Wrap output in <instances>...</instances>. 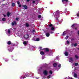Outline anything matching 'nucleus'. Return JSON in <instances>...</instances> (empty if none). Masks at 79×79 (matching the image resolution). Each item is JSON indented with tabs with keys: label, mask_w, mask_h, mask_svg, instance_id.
<instances>
[{
	"label": "nucleus",
	"mask_w": 79,
	"mask_h": 79,
	"mask_svg": "<svg viewBox=\"0 0 79 79\" xmlns=\"http://www.w3.org/2000/svg\"><path fill=\"white\" fill-rule=\"evenodd\" d=\"M47 65V64H46V65Z\"/></svg>",
	"instance_id": "obj_54"
},
{
	"label": "nucleus",
	"mask_w": 79,
	"mask_h": 79,
	"mask_svg": "<svg viewBox=\"0 0 79 79\" xmlns=\"http://www.w3.org/2000/svg\"><path fill=\"white\" fill-rule=\"evenodd\" d=\"M68 37H69V36H66V37H65V39H66V40H67L68 39Z\"/></svg>",
	"instance_id": "obj_33"
},
{
	"label": "nucleus",
	"mask_w": 79,
	"mask_h": 79,
	"mask_svg": "<svg viewBox=\"0 0 79 79\" xmlns=\"http://www.w3.org/2000/svg\"><path fill=\"white\" fill-rule=\"evenodd\" d=\"M72 40H74V39H73Z\"/></svg>",
	"instance_id": "obj_51"
},
{
	"label": "nucleus",
	"mask_w": 79,
	"mask_h": 79,
	"mask_svg": "<svg viewBox=\"0 0 79 79\" xmlns=\"http://www.w3.org/2000/svg\"><path fill=\"white\" fill-rule=\"evenodd\" d=\"M2 21H6V18H3L2 19Z\"/></svg>",
	"instance_id": "obj_21"
},
{
	"label": "nucleus",
	"mask_w": 79,
	"mask_h": 79,
	"mask_svg": "<svg viewBox=\"0 0 79 79\" xmlns=\"http://www.w3.org/2000/svg\"><path fill=\"white\" fill-rule=\"evenodd\" d=\"M57 63H54L53 64V66L54 68H55V67H56L57 66Z\"/></svg>",
	"instance_id": "obj_5"
},
{
	"label": "nucleus",
	"mask_w": 79,
	"mask_h": 79,
	"mask_svg": "<svg viewBox=\"0 0 79 79\" xmlns=\"http://www.w3.org/2000/svg\"><path fill=\"white\" fill-rule=\"evenodd\" d=\"M49 27H53V25H52V24H51L49 25Z\"/></svg>",
	"instance_id": "obj_22"
},
{
	"label": "nucleus",
	"mask_w": 79,
	"mask_h": 79,
	"mask_svg": "<svg viewBox=\"0 0 79 79\" xmlns=\"http://www.w3.org/2000/svg\"><path fill=\"white\" fill-rule=\"evenodd\" d=\"M7 44L8 45H11V41H9L7 42Z\"/></svg>",
	"instance_id": "obj_15"
},
{
	"label": "nucleus",
	"mask_w": 79,
	"mask_h": 79,
	"mask_svg": "<svg viewBox=\"0 0 79 79\" xmlns=\"http://www.w3.org/2000/svg\"><path fill=\"white\" fill-rule=\"evenodd\" d=\"M43 73L44 75H47L48 74V72L47 70H44Z\"/></svg>",
	"instance_id": "obj_2"
},
{
	"label": "nucleus",
	"mask_w": 79,
	"mask_h": 79,
	"mask_svg": "<svg viewBox=\"0 0 79 79\" xmlns=\"http://www.w3.org/2000/svg\"><path fill=\"white\" fill-rule=\"evenodd\" d=\"M77 16H78V17L79 16V13H78V14H77Z\"/></svg>",
	"instance_id": "obj_46"
},
{
	"label": "nucleus",
	"mask_w": 79,
	"mask_h": 79,
	"mask_svg": "<svg viewBox=\"0 0 79 79\" xmlns=\"http://www.w3.org/2000/svg\"><path fill=\"white\" fill-rule=\"evenodd\" d=\"M19 7H21V5H19Z\"/></svg>",
	"instance_id": "obj_44"
},
{
	"label": "nucleus",
	"mask_w": 79,
	"mask_h": 79,
	"mask_svg": "<svg viewBox=\"0 0 79 79\" xmlns=\"http://www.w3.org/2000/svg\"><path fill=\"white\" fill-rule=\"evenodd\" d=\"M77 34L79 35V31H77Z\"/></svg>",
	"instance_id": "obj_43"
},
{
	"label": "nucleus",
	"mask_w": 79,
	"mask_h": 79,
	"mask_svg": "<svg viewBox=\"0 0 79 79\" xmlns=\"http://www.w3.org/2000/svg\"><path fill=\"white\" fill-rule=\"evenodd\" d=\"M27 42V41H23V44H24V45H26Z\"/></svg>",
	"instance_id": "obj_10"
},
{
	"label": "nucleus",
	"mask_w": 79,
	"mask_h": 79,
	"mask_svg": "<svg viewBox=\"0 0 79 79\" xmlns=\"http://www.w3.org/2000/svg\"><path fill=\"white\" fill-rule=\"evenodd\" d=\"M74 29H75V30H77V28L75 27L74 28Z\"/></svg>",
	"instance_id": "obj_45"
},
{
	"label": "nucleus",
	"mask_w": 79,
	"mask_h": 79,
	"mask_svg": "<svg viewBox=\"0 0 79 79\" xmlns=\"http://www.w3.org/2000/svg\"><path fill=\"white\" fill-rule=\"evenodd\" d=\"M24 78H26V77H23V76H21L20 77L21 79H23Z\"/></svg>",
	"instance_id": "obj_17"
},
{
	"label": "nucleus",
	"mask_w": 79,
	"mask_h": 79,
	"mask_svg": "<svg viewBox=\"0 0 79 79\" xmlns=\"http://www.w3.org/2000/svg\"><path fill=\"white\" fill-rule=\"evenodd\" d=\"M25 76H29V75H25Z\"/></svg>",
	"instance_id": "obj_48"
},
{
	"label": "nucleus",
	"mask_w": 79,
	"mask_h": 79,
	"mask_svg": "<svg viewBox=\"0 0 79 79\" xmlns=\"http://www.w3.org/2000/svg\"><path fill=\"white\" fill-rule=\"evenodd\" d=\"M61 64H60L58 65V68H61Z\"/></svg>",
	"instance_id": "obj_34"
},
{
	"label": "nucleus",
	"mask_w": 79,
	"mask_h": 79,
	"mask_svg": "<svg viewBox=\"0 0 79 79\" xmlns=\"http://www.w3.org/2000/svg\"><path fill=\"white\" fill-rule=\"evenodd\" d=\"M65 11H66V9H65Z\"/></svg>",
	"instance_id": "obj_52"
},
{
	"label": "nucleus",
	"mask_w": 79,
	"mask_h": 79,
	"mask_svg": "<svg viewBox=\"0 0 79 79\" xmlns=\"http://www.w3.org/2000/svg\"><path fill=\"white\" fill-rule=\"evenodd\" d=\"M77 45V43H75L74 44V47H76Z\"/></svg>",
	"instance_id": "obj_30"
},
{
	"label": "nucleus",
	"mask_w": 79,
	"mask_h": 79,
	"mask_svg": "<svg viewBox=\"0 0 79 79\" xmlns=\"http://www.w3.org/2000/svg\"><path fill=\"white\" fill-rule=\"evenodd\" d=\"M74 76L75 77H77V75L76 73H74Z\"/></svg>",
	"instance_id": "obj_23"
},
{
	"label": "nucleus",
	"mask_w": 79,
	"mask_h": 79,
	"mask_svg": "<svg viewBox=\"0 0 79 79\" xmlns=\"http://www.w3.org/2000/svg\"><path fill=\"white\" fill-rule=\"evenodd\" d=\"M27 2H29V1H30V0H27Z\"/></svg>",
	"instance_id": "obj_49"
},
{
	"label": "nucleus",
	"mask_w": 79,
	"mask_h": 79,
	"mask_svg": "<svg viewBox=\"0 0 79 79\" xmlns=\"http://www.w3.org/2000/svg\"><path fill=\"white\" fill-rule=\"evenodd\" d=\"M46 35V37H49V36H50V33H47Z\"/></svg>",
	"instance_id": "obj_8"
},
{
	"label": "nucleus",
	"mask_w": 79,
	"mask_h": 79,
	"mask_svg": "<svg viewBox=\"0 0 79 79\" xmlns=\"http://www.w3.org/2000/svg\"><path fill=\"white\" fill-rule=\"evenodd\" d=\"M49 74H52L53 73V72H52V70H50V71H49Z\"/></svg>",
	"instance_id": "obj_24"
},
{
	"label": "nucleus",
	"mask_w": 79,
	"mask_h": 79,
	"mask_svg": "<svg viewBox=\"0 0 79 79\" xmlns=\"http://www.w3.org/2000/svg\"><path fill=\"white\" fill-rule=\"evenodd\" d=\"M75 57L77 59H78V58H79V56H77V55H76L75 56Z\"/></svg>",
	"instance_id": "obj_26"
},
{
	"label": "nucleus",
	"mask_w": 79,
	"mask_h": 79,
	"mask_svg": "<svg viewBox=\"0 0 79 79\" xmlns=\"http://www.w3.org/2000/svg\"><path fill=\"white\" fill-rule=\"evenodd\" d=\"M40 54H41V55H44V52L43 51L40 52Z\"/></svg>",
	"instance_id": "obj_12"
},
{
	"label": "nucleus",
	"mask_w": 79,
	"mask_h": 79,
	"mask_svg": "<svg viewBox=\"0 0 79 79\" xmlns=\"http://www.w3.org/2000/svg\"><path fill=\"white\" fill-rule=\"evenodd\" d=\"M51 77V75H49L48 76V77H47V78H48V79H50V78Z\"/></svg>",
	"instance_id": "obj_25"
},
{
	"label": "nucleus",
	"mask_w": 79,
	"mask_h": 79,
	"mask_svg": "<svg viewBox=\"0 0 79 79\" xmlns=\"http://www.w3.org/2000/svg\"><path fill=\"white\" fill-rule=\"evenodd\" d=\"M65 55L66 56H68V52H65Z\"/></svg>",
	"instance_id": "obj_11"
},
{
	"label": "nucleus",
	"mask_w": 79,
	"mask_h": 79,
	"mask_svg": "<svg viewBox=\"0 0 79 79\" xmlns=\"http://www.w3.org/2000/svg\"><path fill=\"white\" fill-rule=\"evenodd\" d=\"M51 32V33H52V34H53V32Z\"/></svg>",
	"instance_id": "obj_50"
},
{
	"label": "nucleus",
	"mask_w": 79,
	"mask_h": 79,
	"mask_svg": "<svg viewBox=\"0 0 79 79\" xmlns=\"http://www.w3.org/2000/svg\"><path fill=\"white\" fill-rule=\"evenodd\" d=\"M75 66H77V65H78V63H76L75 64Z\"/></svg>",
	"instance_id": "obj_32"
},
{
	"label": "nucleus",
	"mask_w": 79,
	"mask_h": 79,
	"mask_svg": "<svg viewBox=\"0 0 79 79\" xmlns=\"http://www.w3.org/2000/svg\"><path fill=\"white\" fill-rule=\"evenodd\" d=\"M66 34V31H64L62 35H63L64 36V35H65Z\"/></svg>",
	"instance_id": "obj_14"
},
{
	"label": "nucleus",
	"mask_w": 79,
	"mask_h": 79,
	"mask_svg": "<svg viewBox=\"0 0 79 79\" xmlns=\"http://www.w3.org/2000/svg\"><path fill=\"white\" fill-rule=\"evenodd\" d=\"M19 3H20L19 2V1H18L17 2V4H18V5H19Z\"/></svg>",
	"instance_id": "obj_38"
},
{
	"label": "nucleus",
	"mask_w": 79,
	"mask_h": 79,
	"mask_svg": "<svg viewBox=\"0 0 79 79\" xmlns=\"http://www.w3.org/2000/svg\"><path fill=\"white\" fill-rule=\"evenodd\" d=\"M32 31L33 32H35V31L34 30H33V31Z\"/></svg>",
	"instance_id": "obj_42"
},
{
	"label": "nucleus",
	"mask_w": 79,
	"mask_h": 79,
	"mask_svg": "<svg viewBox=\"0 0 79 79\" xmlns=\"http://www.w3.org/2000/svg\"><path fill=\"white\" fill-rule=\"evenodd\" d=\"M75 24H73L72 26H71V27H72V29H74L75 27Z\"/></svg>",
	"instance_id": "obj_16"
},
{
	"label": "nucleus",
	"mask_w": 79,
	"mask_h": 79,
	"mask_svg": "<svg viewBox=\"0 0 79 79\" xmlns=\"http://www.w3.org/2000/svg\"><path fill=\"white\" fill-rule=\"evenodd\" d=\"M24 38H25V39H28V38H29V35H28V34H27L25 35L24 36Z\"/></svg>",
	"instance_id": "obj_6"
},
{
	"label": "nucleus",
	"mask_w": 79,
	"mask_h": 79,
	"mask_svg": "<svg viewBox=\"0 0 79 79\" xmlns=\"http://www.w3.org/2000/svg\"><path fill=\"white\" fill-rule=\"evenodd\" d=\"M67 44H69V41H68V40L67 41Z\"/></svg>",
	"instance_id": "obj_35"
},
{
	"label": "nucleus",
	"mask_w": 79,
	"mask_h": 79,
	"mask_svg": "<svg viewBox=\"0 0 79 79\" xmlns=\"http://www.w3.org/2000/svg\"><path fill=\"white\" fill-rule=\"evenodd\" d=\"M55 29V28L53 27H51V30L52 31H53Z\"/></svg>",
	"instance_id": "obj_29"
},
{
	"label": "nucleus",
	"mask_w": 79,
	"mask_h": 79,
	"mask_svg": "<svg viewBox=\"0 0 79 79\" xmlns=\"http://www.w3.org/2000/svg\"><path fill=\"white\" fill-rule=\"evenodd\" d=\"M45 49L46 52H48L49 51V49H48V48H45Z\"/></svg>",
	"instance_id": "obj_7"
},
{
	"label": "nucleus",
	"mask_w": 79,
	"mask_h": 79,
	"mask_svg": "<svg viewBox=\"0 0 79 79\" xmlns=\"http://www.w3.org/2000/svg\"><path fill=\"white\" fill-rule=\"evenodd\" d=\"M29 26V25L28 23H26V27H28Z\"/></svg>",
	"instance_id": "obj_13"
},
{
	"label": "nucleus",
	"mask_w": 79,
	"mask_h": 79,
	"mask_svg": "<svg viewBox=\"0 0 79 79\" xmlns=\"http://www.w3.org/2000/svg\"><path fill=\"white\" fill-rule=\"evenodd\" d=\"M11 45H12V46H15V44H11Z\"/></svg>",
	"instance_id": "obj_36"
},
{
	"label": "nucleus",
	"mask_w": 79,
	"mask_h": 79,
	"mask_svg": "<svg viewBox=\"0 0 79 79\" xmlns=\"http://www.w3.org/2000/svg\"><path fill=\"white\" fill-rule=\"evenodd\" d=\"M62 2H68V0H62Z\"/></svg>",
	"instance_id": "obj_18"
},
{
	"label": "nucleus",
	"mask_w": 79,
	"mask_h": 79,
	"mask_svg": "<svg viewBox=\"0 0 79 79\" xmlns=\"http://www.w3.org/2000/svg\"><path fill=\"white\" fill-rule=\"evenodd\" d=\"M42 47H40V49L42 50Z\"/></svg>",
	"instance_id": "obj_47"
},
{
	"label": "nucleus",
	"mask_w": 79,
	"mask_h": 79,
	"mask_svg": "<svg viewBox=\"0 0 79 79\" xmlns=\"http://www.w3.org/2000/svg\"><path fill=\"white\" fill-rule=\"evenodd\" d=\"M3 15L4 17H6V15H5V14H3Z\"/></svg>",
	"instance_id": "obj_41"
},
{
	"label": "nucleus",
	"mask_w": 79,
	"mask_h": 79,
	"mask_svg": "<svg viewBox=\"0 0 79 79\" xmlns=\"http://www.w3.org/2000/svg\"><path fill=\"white\" fill-rule=\"evenodd\" d=\"M69 60L71 61H73V59L72 58H69Z\"/></svg>",
	"instance_id": "obj_20"
},
{
	"label": "nucleus",
	"mask_w": 79,
	"mask_h": 79,
	"mask_svg": "<svg viewBox=\"0 0 79 79\" xmlns=\"http://www.w3.org/2000/svg\"><path fill=\"white\" fill-rule=\"evenodd\" d=\"M23 7H24V9H25V10L27 9V6H26V5H23Z\"/></svg>",
	"instance_id": "obj_4"
},
{
	"label": "nucleus",
	"mask_w": 79,
	"mask_h": 79,
	"mask_svg": "<svg viewBox=\"0 0 79 79\" xmlns=\"http://www.w3.org/2000/svg\"><path fill=\"white\" fill-rule=\"evenodd\" d=\"M11 32V31H10V29H9L8 30V34H10Z\"/></svg>",
	"instance_id": "obj_27"
},
{
	"label": "nucleus",
	"mask_w": 79,
	"mask_h": 79,
	"mask_svg": "<svg viewBox=\"0 0 79 79\" xmlns=\"http://www.w3.org/2000/svg\"><path fill=\"white\" fill-rule=\"evenodd\" d=\"M19 19V18H16V21H18Z\"/></svg>",
	"instance_id": "obj_37"
},
{
	"label": "nucleus",
	"mask_w": 79,
	"mask_h": 79,
	"mask_svg": "<svg viewBox=\"0 0 79 79\" xmlns=\"http://www.w3.org/2000/svg\"><path fill=\"white\" fill-rule=\"evenodd\" d=\"M12 6H13V7H14V6H15V3L13 2L12 4Z\"/></svg>",
	"instance_id": "obj_19"
},
{
	"label": "nucleus",
	"mask_w": 79,
	"mask_h": 79,
	"mask_svg": "<svg viewBox=\"0 0 79 79\" xmlns=\"http://www.w3.org/2000/svg\"><path fill=\"white\" fill-rule=\"evenodd\" d=\"M42 17V16L40 15H39L38 16V18H41V17Z\"/></svg>",
	"instance_id": "obj_28"
},
{
	"label": "nucleus",
	"mask_w": 79,
	"mask_h": 79,
	"mask_svg": "<svg viewBox=\"0 0 79 79\" xmlns=\"http://www.w3.org/2000/svg\"><path fill=\"white\" fill-rule=\"evenodd\" d=\"M14 25H16V22L15 21H14L12 23V26H14Z\"/></svg>",
	"instance_id": "obj_3"
},
{
	"label": "nucleus",
	"mask_w": 79,
	"mask_h": 79,
	"mask_svg": "<svg viewBox=\"0 0 79 79\" xmlns=\"http://www.w3.org/2000/svg\"><path fill=\"white\" fill-rule=\"evenodd\" d=\"M35 1H33L32 2V3H35Z\"/></svg>",
	"instance_id": "obj_40"
},
{
	"label": "nucleus",
	"mask_w": 79,
	"mask_h": 79,
	"mask_svg": "<svg viewBox=\"0 0 79 79\" xmlns=\"http://www.w3.org/2000/svg\"><path fill=\"white\" fill-rule=\"evenodd\" d=\"M10 15V13L9 12H8L7 14V16L8 17H9Z\"/></svg>",
	"instance_id": "obj_9"
},
{
	"label": "nucleus",
	"mask_w": 79,
	"mask_h": 79,
	"mask_svg": "<svg viewBox=\"0 0 79 79\" xmlns=\"http://www.w3.org/2000/svg\"><path fill=\"white\" fill-rule=\"evenodd\" d=\"M55 15L56 16H59L60 15V11L57 10L55 12Z\"/></svg>",
	"instance_id": "obj_1"
},
{
	"label": "nucleus",
	"mask_w": 79,
	"mask_h": 79,
	"mask_svg": "<svg viewBox=\"0 0 79 79\" xmlns=\"http://www.w3.org/2000/svg\"><path fill=\"white\" fill-rule=\"evenodd\" d=\"M3 1H4V0H2Z\"/></svg>",
	"instance_id": "obj_53"
},
{
	"label": "nucleus",
	"mask_w": 79,
	"mask_h": 79,
	"mask_svg": "<svg viewBox=\"0 0 79 79\" xmlns=\"http://www.w3.org/2000/svg\"><path fill=\"white\" fill-rule=\"evenodd\" d=\"M40 40V39L39 38H37L36 39V41H39Z\"/></svg>",
	"instance_id": "obj_31"
},
{
	"label": "nucleus",
	"mask_w": 79,
	"mask_h": 79,
	"mask_svg": "<svg viewBox=\"0 0 79 79\" xmlns=\"http://www.w3.org/2000/svg\"><path fill=\"white\" fill-rule=\"evenodd\" d=\"M74 44L73 43H72L71 44V46H72V47H73V46H74Z\"/></svg>",
	"instance_id": "obj_39"
}]
</instances>
